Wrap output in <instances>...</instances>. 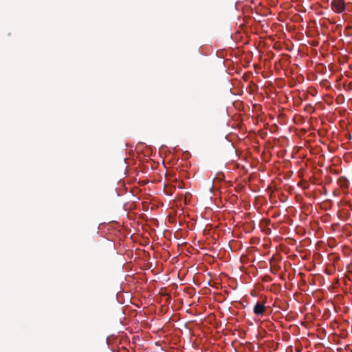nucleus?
I'll return each instance as SVG.
<instances>
[{
  "label": "nucleus",
  "mask_w": 352,
  "mask_h": 352,
  "mask_svg": "<svg viewBox=\"0 0 352 352\" xmlns=\"http://www.w3.org/2000/svg\"><path fill=\"white\" fill-rule=\"evenodd\" d=\"M344 34L347 36L352 35V26L347 25L344 27Z\"/></svg>",
  "instance_id": "obj_4"
},
{
  "label": "nucleus",
  "mask_w": 352,
  "mask_h": 352,
  "mask_svg": "<svg viewBox=\"0 0 352 352\" xmlns=\"http://www.w3.org/2000/svg\"><path fill=\"white\" fill-rule=\"evenodd\" d=\"M349 207H350L351 210H352V204H349Z\"/></svg>",
  "instance_id": "obj_9"
},
{
  "label": "nucleus",
  "mask_w": 352,
  "mask_h": 352,
  "mask_svg": "<svg viewBox=\"0 0 352 352\" xmlns=\"http://www.w3.org/2000/svg\"><path fill=\"white\" fill-rule=\"evenodd\" d=\"M331 9L336 13H342L345 10L346 3L344 0H333L331 3Z\"/></svg>",
  "instance_id": "obj_1"
},
{
  "label": "nucleus",
  "mask_w": 352,
  "mask_h": 352,
  "mask_svg": "<svg viewBox=\"0 0 352 352\" xmlns=\"http://www.w3.org/2000/svg\"><path fill=\"white\" fill-rule=\"evenodd\" d=\"M289 24H290V23H286V25H287V28L288 30H290V29H292V26H289Z\"/></svg>",
  "instance_id": "obj_6"
},
{
  "label": "nucleus",
  "mask_w": 352,
  "mask_h": 352,
  "mask_svg": "<svg viewBox=\"0 0 352 352\" xmlns=\"http://www.w3.org/2000/svg\"><path fill=\"white\" fill-rule=\"evenodd\" d=\"M267 28L265 27V30H263L265 32H267Z\"/></svg>",
  "instance_id": "obj_11"
},
{
  "label": "nucleus",
  "mask_w": 352,
  "mask_h": 352,
  "mask_svg": "<svg viewBox=\"0 0 352 352\" xmlns=\"http://www.w3.org/2000/svg\"><path fill=\"white\" fill-rule=\"evenodd\" d=\"M266 310V307L263 303L258 302L254 307V313L256 315H263Z\"/></svg>",
  "instance_id": "obj_2"
},
{
  "label": "nucleus",
  "mask_w": 352,
  "mask_h": 352,
  "mask_svg": "<svg viewBox=\"0 0 352 352\" xmlns=\"http://www.w3.org/2000/svg\"><path fill=\"white\" fill-rule=\"evenodd\" d=\"M320 27H321V29L322 30H323V23H320Z\"/></svg>",
  "instance_id": "obj_8"
},
{
  "label": "nucleus",
  "mask_w": 352,
  "mask_h": 352,
  "mask_svg": "<svg viewBox=\"0 0 352 352\" xmlns=\"http://www.w3.org/2000/svg\"><path fill=\"white\" fill-rule=\"evenodd\" d=\"M338 184L341 188H348L349 186V180L345 177H340L338 179Z\"/></svg>",
  "instance_id": "obj_3"
},
{
  "label": "nucleus",
  "mask_w": 352,
  "mask_h": 352,
  "mask_svg": "<svg viewBox=\"0 0 352 352\" xmlns=\"http://www.w3.org/2000/svg\"><path fill=\"white\" fill-rule=\"evenodd\" d=\"M336 29L337 30H341L342 29V26L341 24L338 25L337 27H336Z\"/></svg>",
  "instance_id": "obj_5"
},
{
  "label": "nucleus",
  "mask_w": 352,
  "mask_h": 352,
  "mask_svg": "<svg viewBox=\"0 0 352 352\" xmlns=\"http://www.w3.org/2000/svg\"><path fill=\"white\" fill-rule=\"evenodd\" d=\"M245 23H241L240 27L241 28V29H243V28L245 27Z\"/></svg>",
  "instance_id": "obj_7"
},
{
  "label": "nucleus",
  "mask_w": 352,
  "mask_h": 352,
  "mask_svg": "<svg viewBox=\"0 0 352 352\" xmlns=\"http://www.w3.org/2000/svg\"><path fill=\"white\" fill-rule=\"evenodd\" d=\"M262 29H263V30H265V25H262Z\"/></svg>",
  "instance_id": "obj_10"
}]
</instances>
